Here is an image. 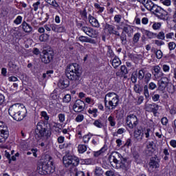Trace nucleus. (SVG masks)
Listing matches in <instances>:
<instances>
[{"mask_svg":"<svg viewBox=\"0 0 176 176\" xmlns=\"http://www.w3.org/2000/svg\"><path fill=\"white\" fill-rule=\"evenodd\" d=\"M80 67L77 63H72L67 66L65 75L69 80H72L76 86H78L82 80V74L80 70Z\"/></svg>","mask_w":176,"mask_h":176,"instance_id":"obj_1","label":"nucleus"},{"mask_svg":"<svg viewBox=\"0 0 176 176\" xmlns=\"http://www.w3.org/2000/svg\"><path fill=\"white\" fill-rule=\"evenodd\" d=\"M8 113L14 120L20 122L25 118V113H27V109L23 104L16 103L12 104L8 109Z\"/></svg>","mask_w":176,"mask_h":176,"instance_id":"obj_2","label":"nucleus"},{"mask_svg":"<svg viewBox=\"0 0 176 176\" xmlns=\"http://www.w3.org/2000/svg\"><path fill=\"white\" fill-rule=\"evenodd\" d=\"M110 162H113L116 164V167L118 168H122V170H127L129 164L126 158L123 157L122 154L119 153L118 151H114L109 157Z\"/></svg>","mask_w":176,"mask_h":176,"instance_id":"obj_3","label":"nucleus"},{"mask_svg":"<svg viewBox=\"0 0 176 176\" xmlns=\"http://www.w3.org/2000/svg\"><path fill=\"white\" fill-rule=\"evenodd\" d=\"M104 107L107 109H115L119 105V96L114 92H109L104 96Z\"/></svg>","mask_w":176,"mask_h":176,"instance_id":"obj_4","label":"nucleus"},{"mask_svg":"<svg viewBox=\"0 0 176 176\" xmlns=\"http://www.w3.org/2000/svg\"><path fill=\"white\" fill-rule=\"evenodd\" d=\"M50 135H52V132L45 127V123L43 122H38L35 129V138L39 139L42 137H50Z\"/></svg>","mask_w":176,"mask_h":176,"instance_id":"obj_5","label":"nucleus"},{"mask_svg":"<svg viewBox=\"0 0 176 176\" xmlns=\"http://www.w3.org/2000/svg\"><path fill=\"white\" fill-rule=\"evenodd\" d=\"M138 80H144V83L146 85H148L149 82H151V80L152 79V74H151L147 70H145V69H141L138 71Z\"/></svg>","mask_w":176,"mask_h":176,"instance_id":"obj_6","label":"nucleus"},{"mask_svg":"<svg viewBox=\"0 0 176 176\" xmlns=\"http://www.w3.org/2000/svg\"><path fill=\"white\" fill-rule=\"evenodd\" d=\"M54 58V52L50 50H43L42 52V54L41 55V61L42 63H44V64H50V63L53 61Z\"/></svg>","mask_w":176,"mask_h":176,"instance_id":"obj_7","label":"nucleus"},{"mask_svg":"<svg viewBox=\"0 0 176 176\" xmlns=\"http://www.w3.org/2000/svg\"><path fill=\"white\" fill-rule=\"evenodd\" d=\"M63 164L65 167H69V166H73L76 167L79 164V159L76 157L72 156H64L63 157Z\"/></svg>","mask_w":176,"mask_h":176,"instance_id":"obj_8","label":"nucleus"},{"mask_svg":"<svg viewBox=\"0 0 176 176\" xmlns=\"http://www.w3.org/2000/svg\"><path fill=\"white\" fill-rule=\"evenodd\" d=\"M126 126L129 127V129H134V127H137L138 124V118L134 114H131L127 116L126 118Z\"/></svg>","mask_w":176,"mask_h":176,"instance_id":"obj_9","label":"nucleus"},{"mask_svg":"<svg viewBox=\"0 0 176 176\" xmlns=\"http://www.w3.org/2000/svg\"><path fill=\"white\" fill-rule=\"evenodd\" d=\"M85 107L86 104H85V102L81 100H77L73 105V111L76 113L83 112V111H85Z\"/></svg>","mask_w":176,"mask_h":176,"instance_id":"obj_10","label":"nucleus"},{"mask_svg":"<svg viewBox=\"0 0 176 176\" xmlns=\"http://www.w3.org/2000/svg\"><path fill=\"white\" fill-rule=\"evenodd\" d=\"M7 67L10 74H19L20 72V67L14 61H9Z\"/></svg>","mask_w":176,"mask_h":176,"instance_id":"obj_11","label":"nucleus"},{"mask_svg":"<svg viewBox=\"0 0 176 176\" xmlns=\"http://www.w3.org/2000/svg\"><path fill=\"white\" fill-rule=\"evenodd\" d=\"M157 85L153 82H151L148 84H146L144 86V95L146 98V100H148L149 98V90H155V89H157Z\"/></svg>","mask_w":176,"mask_h":176,"instance_id":"obj_12","label":"nucleus"},{"mask_svg":"<svg viewBox=\"0 0 176 176\" xmlns=\"http://www.w3.org/2000/svg\"><path fill=\"white\" fill-rule=\"evenodd\" d=\"M168 85V78L167 77H162L160 80H158V90L160 91H164Z\"/></svg>","mask_w":176,"mask_h":176,"instance_id":"obj_13","label":"nucleus"},{"mask_svg":"<svg viewBox=\"0 0 176 176\" xmlns=\"http://www.w3.org/2000/svg\"><path fill=\"white\" fill-rule=\"evenodd\" d=\"M127 74H129L127 67L126 65H122L120 67V69L116 73V75L118 78H124V79H127Z\"/></svg>","mask_w":176,"mask_h":176,"instance_id":"obj_14","label":"nucleus"},{"mask_svg":"<svg viewBox=\"0 0 176 176\" xmlns=\"http://www.w3.org/2000/svg\"><path fill=\"white\" fill-rule=\"evenodd\" d=\"M133 138L136 142H141L144 138V133H142V129H135L133 132Z\"/></svg>","mask_w":176,"mask_h":176,"instance_id":"obj_15","label":"nucleus"},{"mask_svg":"<svg viewBox=\"0 0 176 176\" xmlns=\"http://www.w3.org/2000/svg\"><path fill=\"white\" fill-rule=\"evenodd\" d=\"M153 75L155 78V79H160L162 76H164V73L162 72V68L160 66L156 65L153 67Z\"/></svg>","mask_w":176,"mask_h":176,"instance_id":"obj_16","label":"nucleus"},{"mask_svg":"<svg viewBox=\"0 0 176 176\" xmlns=\"http://www.w3.org/2000/svg\"><path fill=\"white\" fill-rule=\"evenodd\" d=\"M122 32L127 34V36L129 38H131L133 36V34L134 32V29L133 28V26H131L129 24H125L123 26Z\"/></svg>","mask_w":176,"mask_h":176,"instance_id":"obj_17","label":"nucleus"},{"mask_svg":"<svg viewBox=\"0 0 176 176\" xmlns=\"http://www.w3.org/2000/svg\"><path fill=\"white\" fill-rule=\"evenodd\" d=\"M159 108H162V107L156 103L148 104L146 107V109L148 112H153L154 114L157 113Z\"/></svg>","mask_w":176,"mask_h":176,"instance_id":"obj_18","label":"nucleus"},{"mask_svg":"<svg viewBox=\"0 0 176 176\" xmlns=\"http://www.w3.org/2000/svg\"><path fill=\"white\" fill-rule=\"evenodd\" d=\"M159 163L160 161L159 159H157V157H152L150 160L149 166L151 168H159V167H160Z\"/></svg>","mask_w":176,"mask_h":176,"instance_id":"obj_19","label":"nucleus"},{"mask_svg":"<svg viewBox=\"0 0 176 176\" xmlns=\"http://www.w3.org/2000/svg\"><path fill=\"white\" fill-rule=\"evenodd\" d=\"M168 14L167 11L164 10L163 8H161L159 12L155 14L157 19L163 20L164 21H166V17H167Z\"/></svg>","mask_w":176,"mask_h":176,"instance_id":"obj_20","label":"nucleus"},{"mask_svg":"<svg viewBox=\"0 0 176 176\" xmlns=\"http://www.w3.org/2000/svg\"><path fill=\"white\" fill-rule=\"evenodd\" d=\"M53 164V162H43L41 165V170L42 171H45V173H52L53 170H52V166L51 165Z\"/></svg>","mask_w":176,"mask_h":176,"instance_id":"obj_21","label":"nucleus"},{"mask_svg":"<svg viewBox=\"0 0 176 176\" xmlns=\"http://www.w3.org/2000/svg\"><path fill=\"white\" fill-rule=\"evenodd\" d=\"M88 20L91 26L95 28H100V22H98V20H97L94 16L89 15Z\"/></svg>","mask_w":176,"mask_h":176,"instance_id":"obj_22","label":"nucleus"},{"mask_svg":"<svg viewBox=\"0 0 176 176\" xmlns=\"http://www.w3.org/2000/svg\"><path fill=\"white\" fill-rule=\"evenodd\" d=\"M105 28L108 30L109 34L120 36V33H119L118 31L115 30V26L110 24H106Z\"/></svg>","mask_w":176,"mask_h":176,"instance_id":"obj_23","label":"nucleus"},{"mask_svg":"<svg viewBox=\"0 0 176 176\" xmlns=\"http://www.w3.org/2000/svg\"><path fill=\"white\" fill-rule=\"evenodd\" d=\"M50 28L54 32H65V27L56 25V23L51 24Z\"/></svg>","mask_w":176,"mask_h":176,"instance_id":"obj_24","label":"nucleus"},{"mask_svg":"<svg viewBox=\"0 0 176 176\" xmlns=\"http://www.w3.org/2000/svg\"><path fill=\"white\" fill-rule=\"evenodd\" d=\"M58 86L60 89H67L69 86V80L66 78H62L59 80Z\"/></svg>","mask_w":176,"mask_h":176,"instance_id":"obj_25","label":"nucleus"},{"mask_svg":"<svg viewBox=\"0 0 176 176\" xmlns=\"http://www.w3.org/2000/svg\"><path fill=\"white\" fill-rule=\"evenodd\" d=\"M79 41L80 42L86 43H91L92 45H96V40L89 38L88 36H80L78 38Z\"/></svg>","mask_w":176,"mask_h":176,"instance_id":"obj_26","label":"nucleus"},{"mask_svg":"<svg viewBox=\"0 0 176 176\" xmlns=\"http://www.w3.org/2000/svg\"><path fill=\"white\" fill-rule=\"evenodd\" d=\"M22 30L24 32L30 33L32 32V26L26 23L25 21H23L21 24Z\"/></svg>","mask_w":176,"mask_h":176,"instance_id":"obj_27","label":"nucleus"},{"mask_svg":"<svg viewBox=\"0 0 176 176\" xmlns=\"http://www.w3.org/2000/svg\"><path fill=\"white\" fill-rule=\"evenodd\" d=\"M0 133H3L6 136L8 134H9V129H8V126H6V124L3 122V121L0 120Z\"/></svg>","mask_w":176,"mask_h":176,"instance_id":"obj_28","label":"nucleus"},{"mask_svg":"<svg viewBox=\"0 0 176 176\" xmlns=\"http://www.w3.org/2000/svg\"><path fill=\"white\" fill-rule=\"evenodd\" d=\"M110 63H111L112 67L115 69L118 68V67L122 64L120 59L116 56H115L112 60H110Z\"/></svg>","mask_w":176,"mask_h":176,"instance_id":"obj_29","label":"nucleus"},{"mask_svg":"<svg viewBox=\"0 0 176 176\" xmlns=\"http://www.w3.org/2000/svg\"><path fill=\"white\" fill-rule=\"evenodd\" d=\"M133 90L137 94H141L144 91V88L140 84H135L133 87Z\"/></svg>","mask_w":176,"mask_h":176,"instance_id":"obj_30","label":"nucleus"},{"mask_svg":"<svg viewBox=\"0 0 176 176\" xmlns=\"http://www.w3.org/2000/svg\"><path fill=\"white\" fill-rule=\"evenodd\" d=\"M87 35H88V36H90V38H96L97 30H94L92 28H89L88 32L87 33Z\"/></svg>","mask_w":176,"mask_h":176,"instance_id":"obj_31","label":"nucleus"},{"mask_svg":"<svg viewBox=\"0 0 176 176\" xmlns=\"http://www.w3.org/2000/svg\"><path fill=\"white\" fill-rule=\"evenodd\" d=\"M140 38H141V33L137 32L133 35V37L132 38V43L133 45H137L138 42H140Z\"/></svg>","mask_w":176,"mask_h":176,"instance_id":"obj_32","label":"nucleus"},{"mask_svg":"<svg viewBox=\"0 0 176 176\" xmlns=\"http://www.w3.org/2000/svg\"><path fill=\"white\" fill-rule=\"evenodd\" d=\"M118 36H120L122 45H127V35L126 33L122 32L121 34Z\"/></svg>","mask_w":176,"mask_h":176,"instance_id":"obj_33","label":"nucleus"},{"mask_svg":"<svg viewBox=\"0 0 176 176\" xmlns=\"http://www.w3.org/2000/svg\"><path fill=\"white\" fill-rule=\"evenodd\" d=\"M166 90L170 94H174V93H175V86H174V85H173L172 83H168Z\"/></svg>","mask_w":176,"mask_h":176,"instance_id":"obj_34","label":"nucleus"},{"mask_svg":"<svg viewBox=\"0 0 176 176\" xmlns=\"http://www.w3.org/2000/svg\"><path fill=\"white\" fill-rule=\"evenodd\" d=\"M107 120L111 127H115V126H116V120L115 119V116L111 115L108 118Z\"/></svg>","mask_w":176,"mask_h":176,"instance_id":"obj_35","label":"nucleus"},{"mask_svg":"<svg viewBox=\"0 0 176 176\" xmlns=\"http://www.w3.org/2000/svg\"><path fill=\"white\" fill-rule=\"evenodd\" d=\"M153 5L152 0H146V2L144 3V6L147 9V10H151Z\"/></svg>","mask_w":176,"mask_h":176,"instance_id":"obj_36","label":"nucleus"},{"mask_svg":"<svg viewBox=\"0 0 176 176\" xmlns=\"http://www.w3.org/2000/svg\"><path fill=\"white\" fill-rule=\"evenodd\" d=\"M94 126H96V127H98V129H102V127H104V123H102L101 119H98L94 122Z\"/></svg>","mask_w":176,"mask_h":176,"instance_id":"obj_37","label":"nucleus"},{"mask_svg":"<svg viewBox=\"0 0 176 176\" xmlns=\"http://www.w3.org/2000/svg\"><path fill=\"white\" fill-rule=\"evenodd\" d=\"M46 3H48V5H50L51 6H53V8H59L58 3L56 1V0H45Z\"/></svg>","mask_w":176,"mask_h":176,"instance_id":"obj_38","label":"nucleus"},{"mask_svg":"<svg viewBox=\"0 0 176 176\" xmlns=\"http://www.w3.org/2000/svg\"><path fill=\"white\" fill-rule=\"evenodd\" d=\"M163 153L164 155V160H165V162H167V160H169V159H170V150H168V148H164L163 150Z\"/></svg>","mask_w":176,"mask_h":176,"instance_id":"obj_39","label":"nucleus"},{"mask_svg":"<svg viewBox=\"0 0 176 176\" xmlns=\"http://www.w3.org/2000/svg\"><path fill=\"white\" fill-rule=\"evenodd\" d=\"M78 151L79 153H85L87 151V146L85 144H80L78 146Z\"/></svg>","mask_w":176,"mask_h":176,"instance_id":"obj_40","label":"nucleus"},{"mask_svg":"<svg viewBox=\"0 0 176 176\" xmlns=\"http://www.w3.org/2000/svg\"><path fill=\"white\" fill-rule=\"evenodd\" d=\"M107 57H114L115 56V54L113 53V51L112 50V47H111V45H107Z\"/></svg>","mask_w":176,"mask_h":176,"instance_id":"obj_41","label":"nucleus"},{"mask_svg":"<svg viewBox=\"0 0 176 176\" xmlns=\"http://www.w3.org/2000/svg\"><path fill=\"white\" fill-rule=\"evenodd\" d=\"M94 173L95 175L101 176L102 175V174H104V170H102V168H101V167L96 166Z\"/></svg>","mask_w":176,"mask_h":176,"instance_id":"obj_42","label":"nucleus"},{"mask_svg":"<svg viewBox=\"0 0 176 176\" xmlns=\"http://www.w3.org/2000/svg\"><path fill=\"white\" fill-rule=\"evenodd\" d=\"M145 35L148 38V39H153V38H156V34L149 30H146Z\"/></svg>","mask_w":176,"mask_h":176,"instance_id":"obj_43","label":"nucleus"},{"mask_svg":"<svg viewBox=\"0 0 176 176\" xmlns=\"http://www.w3.org/2000/svg\"><path fill=\"white\" fill-rule=\"evenodd\" d=\"M146 148L151 152H154L155 151V142H153V141L148 142V143L146 145Z\"/></svg>","mask_w":176,"mask_h":176,"instance_id":"obj_44","label":"nucleus"},{"mask_svg":"<svg viewBox=\"0 0 176 176\" xmlns=\"http://www.w3.org/2000/svg\"><path fill=\"white\" fill-rule=\"evenodd\" d=\"M105 151H107V148L105 147H102L101 149H100L98 151H95L94 153V156L95 157H98V156H100V155H101L102 153H104V152H105Z\"/></svg>","mask_w":176,"mask_h":176,"instance_id":"obj_45","label":"nucleus"},{"mask_svg":"<svg viewBox=\"0 0 176 176\" xmlns=\"http://www.w3.org/2000/svg\"><path fill=\"white\" fill-rule=\"evenodd\" d=\"M94 8L98 10V13H102L104 12V10L105 9L104 7H101V6L97 3H94Z\"/></svg>","mask_w":176,"mask_h":176,"instance_id":"obj_46","label":"nucleus"},{"mask_svg":"<svg viewBox=\"0 0 176 176\" xmlns=\"http://www.w3.org/2000/svg\"><path fill=\"white\" fill-rule=\"evenodd\" d=\"M8 137H9V133L5 135V133L0 132V142H5L8 140Z\"/></svg>","mask_w":176,"mask_h":176,"instance_id":"obj_47","label":"nucleus"},{"mask_svg":"<svg viewBox=\"0 0 176 176\" xmlns=\"http://www.w3.org/2000/svg\"><path fill=\"white\" fill-rule=\"evenodd\" d=\"M153 30H157L162 28V23L160 22H154L152 25Z\"/></svg>","mask_w":176,"mask_h":176,"instance_id":"obj_48","label":"nucleus"},{"mask_svg":"<svg viewBox=\"0 0 176 176\" xmlns=\"http://www.w3.org/2000/svg\"><path fill=\"white\" fill-rule=\"evenodd\" d=\"M161 9L162 7H159L157 5L154 4L153 6L150 10V12H153V13H155H155H157Z\"/></svg>","mask_w":176,"mask_h":176,"instance_id":"obj_49","label":"nucleus"},{"mask_svg":"<svg viewBox=\"0 0 176 176\" xmlns=\"http://www.w3.org/2000/svg\"><path fill=\"white\" fill-rule=\"evenodd\" d=\"M156 38H157V39H161L162 41H164V39L166 38V36L164 35V32H160L157 34H156Z\"/></svg>","mask_w":176,"mask_h":176,"instance_id":"obj_50","label":"nucleus"},{"mask_svg":"<svg viewBox=\"0 0 176 176\" xmlns=\"http://www.w3.org/2000/svg\"><path fill=\"white\" fill-rule=\"evenodd\" d=\"M97 112H98L97 109H89L88 110V113H89L91 115H93L94 118H97Z\"/></svg>","mask_w":176,"mask_h":176,"instance_id":"obj_51","label":"nucleus"},{"mask_svg":"<svg viewBox=\"0 0 176 176\" xmlns=\"http://www.w3.org/2000/svg\"><path fill=\"white\" fill-rule=\"evenodd\" d=\"M137 78L138 79V74H132L131 76V80L132 83H137Z\"/></svg>","mask_w":176,"mask_h":176,"instance_id":"obj_52","label":"nucleus"},{"mask_svg":"<svg viewBox=\"0 0 176 176\" xmlns=\"http://www.w3.org/2000/svg\"><path fill=\"white\" fill-rule=\"evenodd\" d=\"M36 152H38V148H32L31 151H28L27 153V155H30L33 154V156H34V157H37Z\"/></svg>","mask_w":176,"mask_h":176,"instance_id":"obj_53","label":"nucleus"},{"mask_svg":"<svg viewBox=\"0 0 176 176\" xmlns=\"http://www.w3.org/2000/svg\"><path fill=\"white\" fill-rule=\"evenodd\" d=\"M58 118L60 123H64V122H65V114L59 113Z\"/></svg>","mask_w":176,"mask_h":176,"instance_id":"obj_54","label":"nucleus"},{"mask_svg":"<svg viewBox=\"0 0 176 176\" xmlns=\"http://www.w3.org/2000/svg\"><path fill=\"white\" fill-rule=\"evenodd\" d=\"M83 119H85V116L82 114H78L76 117L75 120L79 123L80 122H83Z\"/></svg>","mask_w":176,"mask_h":176,"instance_id":"obj_55","label":"nucleus"},{"mask_svg":"<svg viewBox=\"0 0 176 176\" xmlns=\"http://www.w3.org/2000/svg\"><path fill=\"white\" fill-rule=\"evenodd\" d=\"M41 42H46L47 41V34H43L39 36Z\"/></svg>","mask_w":176,"mask_h":176,"instance_id":"obj_56","label":"nucleus"},{"mask_svg":"<svg viewBox=\"0 0 176 176\" xmlns=\"http://www.w3.org/2000/svg\"><path fill=\"white\" fill-rule=\"evenodd\" d=\"M156 58H158V60H160L162 57H163V52H162V50H157L155 52Z\"/></svg>","mask_w":176,"mask_h":176,"instance_id":"obj_57","label":"nucleus"},{"mask_svg":"<svg viewBox=\"0 0 176 176\" xmlns=\"http://www.w3.org/2000/svg\"><path fill=\"white\" fill-rule=\"evenodd\" d=\"M152 100L154 102H157V101H160V95L159 94L153 95Z\"/></svg>","mask_w":176,"mask_h":176,"instance_id":"obj_58","label":"nucleus"},{"mask_svg":"<svg viewBox=\"0 0 176 176\" xmlns=\"http://www.w3.org/2000/svg\"><path fill=\"white\" fill-rule=\"evenodd\" d=\"M41 115L42 118H44V120L47 122L49 119H50V117L47 115V113L46 111H41Z\"/></svg>","mask_w":176,"mask_h":176,"instance_id":"obj_59","label":"nucleus"},{"mask_svg":"<svg viewBox=\"0 0 176 176\" xmlns=\"http://www.w3.org/2000/svg\"><path fill=\"white\" fill-rule=\"evenodd\" d=\"M21 21H23V17L21 16H18L14 21V24L19 25L21 24Z\"/></svg>","mask_w":176,"mask_h":176,"instance_id":"obj_60","label":"nucleus"},{"mask_svg":"<svg viewBox=\"0 0 176 176\" xmlns=\"http://www.w3.org/2000/svg\"><path fill=\"white\" fill-rule=\"evenodd\" d=\"M168 46L169 50H174L176 47V44L175 42H169Z\"/></svg>","mask_w":176,"mask_h":176,"instance_id":"obj_61","label":"nucleus"},{"mask_svg":"<svg viewBox=\"0 0 176 176\" xmlns=\"http://www.w3.org/2000/svg\"><path fill=\"white\" fill-rule=\"evenodd\" d=\"M121 20H122V15H120V14L115 15L114 21H115L116 23L119 24V23H120Z\"/></svg>","mask_w":176,"mask_h":176,"instance_id":"obj_62","label":"nucleus"},{"mask_svg":"<svg viewBox=\"0 0 176 176\" xmlns=\"http://www.w3.org/2000/svg\"><path fill=\"white\" fill-rule=\"evenodd\" d=\"M106 176H115V170H109L105 172Z\"/></svg>","mask_w":176,"mask_h":176,"instance_id":"obj_63","label":"nucleus"},{"mask_svg":"<svg viewBox=\"0 0 176 176\" xmlns=\"http://www.w3.org/2000/svg\"><path fill=\"white\" fill-rule=\"evenodd\" d=\"M69 101H71V95L69 94H67L64 96L63 98V102H69Z\"/></svg>","mask_w":176,"mask_h":176,"instance_id":"obj_64","label":"nucleus"}]
</instances>
